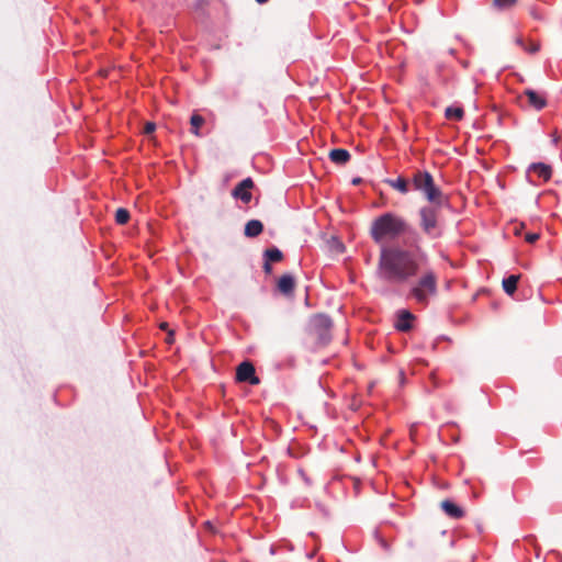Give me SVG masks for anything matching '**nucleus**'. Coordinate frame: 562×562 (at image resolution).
I'll return each instance as SVG.
<instances>
[{"mask_svg":"<svg viewBox=\"0 0 562 562\" xmlns=\"http://www.w3.org/2000/svg\"><path fill=\"white\" fill-rule=\"evenodd\" d=\"M300 474L304 477V481L308 482L307 477L304 476V472L301 470Z\"/></svg>","mask_w":562,"mask_h":562,"instance_id":"c85d7f7f","label":"nucleus"},{"mask_svg":"<svg viewBox=\"0 0 562 562\" xmlns=\"http://www.w3.org/2000/svg\"><path fill=\"white\" fill-rule=\"evenodd\" d=\"M418 280L412 284L408 296L416 303L427 306L429 300L438 293V277L430 268H423Z\"/></svg>","mask_w":562,"mask_h":562,"instance_id":"20e7f679","label":"nucleus"},{"mask_svg":"<svg viewBox=\"0 0 562 562\" xmlns=\"http://www.w3.org/2000/svg\"><path fill=\"white\" fill-rule=\"evenodd\" d=\"M256 1H257L258 3H260V4H263V3L268 2L269 0H256Z\"/></svg>","mask_w":562,"mask_h":562,"instance_id":"bb28decb","label":"nucleus"},{"mask_svg":"<svg viewBox=\"0 0 562 562\" xmlns=\"http://www.w3.org/2000/svg\"><path fill=\"white\" fill-rule=\"evenodd\" d=\"M350 153L344 148H335L330 150L329 158L337 165H345L350 160Z\"/></svg>","mask_w":562,"mask_h":562,"instance_id":"4468645a","label":"nucleus"},{"mask_svg":"<svg viewBox=\"0 0 562 562\" xmlns=\"http://www.w3.org/2000/svg\"><path fill=\"white\" fill-rule=\"evenodd\" d=\"M236 379L239 382H247L251 385L260 383L259 378L256 375L255 367L249 361H244L237 367Z\"/></svg>","mask_w":562,"mask_h":562,"instance_id":"0eeeda50","label":"nucleus"},{"mask_svg":"<svg viewBox=\"0 0 562 562\" xmlns=\"http://www.w3.org/2000/svg\"><path fill=\"white\" fill-rule=\"evenodd\" d=\"M390 187L393 189L400 191L403 194H406L408 192V182L405 178L398 177L396 179H387L385 181Z\"/></svg>","mask_w":562,"mask_h":562,"instance_id":"f3484780","label":"nucleus"},{"mask_svg":"<svg viewBox=\"0 0 562 562\" xmlns=\"http://www.w3.org/2000/svg\"><path fill=\"white\" fill-rule=\"evenodd\" d=\"M130 220V212L126 209L120 207L115 212V222L120 225H124Z\"/></svg>","mask_w":562,"mask_h":562,"instance_id":"aec40b11","label":"nucleus"},{"mask_svg":"<svg viewBox=\"0 0 562 562\" xmlns=\"http://www.w3.org/2000/svg\"><path fill=\"white\" fill-rule=\"evenodd\" d=\"M255 183L251 178H246L241 180L232 191V196L236 200H240L243 203L248 204L251 199V189L254 188Z\"/></svg>","mask_w":562,"mask_h":562,"instance_id":"6e6552de","label":"nucleus"},{"mask_svg":"<svg viewBox=\"0 0 562 562\" xmlns=\"http://www.w3.org/2000/svg\"><path fill=\"white\" fill-rule=\"evenodd\" d=\"M277 289L285 296L292 295L295 289V280L293 276L283 274L278 281Z\"/></svg>","mask_w":562,"mask_h":562,"instance_id":"9d476101","label":"nucleus"},{"mask_svg":"<svg viewBox=\"0 0 562 562\" xmlns=\"http://www.w3.org/2000/svg\"><path fill=\"white\" fill-rule=\"evenodd\" d=\"M411 248L382 247L379 256L378 277L390 284H403L417 277L428 265V256L419 243Z\"/></svg>","mask_w":562,"mask_h":562,"instance_id":"f257e3e1","label":"nucleus"},{"mask_svg":"<svg viewBox=\"0 0 562 562\" xmlns=\"http://www.w3.org/2000/svg\"><path fill=\"white\" fill-rule=\"evenodd\" d=\"M155 130H156V125H155V123H151V122H147L144 126V133L147 135L154 133Z\"/></svg>","mask_w":562,"mask_h":562,"instance_id":"5701e85b","label":"nucleus"},{"mask_svg":"<svg viewBox=\"0 0 562 562\" xmlns=\"http://www.w3.org/2000/svg\"><path fill=\"white\" fill-rule=\"evenodd\" d=\"M520 279V274H510L503 279V290L506 294L513 295L517 290V283Z\"/></svg>","mask_w":562,"mask_h":562,"instance_id":"dca6fc26","label":"nucleus"},{"mask_svg":"<svg viewBox=\"0 0 562 562\" xmlns=\"http://www.w3.org/2000/svg\"><path fill=\"white\" fill-rule=\"evenodd\" d=\"M190 123L192 126V133L199 135V128L203 125L204 119L201 115L193 114L190 119Z\"/></svg>","mask_w":562,"mask_h":562,"instance_id":"412c9836","label":"nucleus"},{"mask_svg":"<svg viewBox=\"0 0 562 562\" xmlns=\"http://www.w3.org/2000/svg\"><path fill=\"white\" fill-rule=\"evenodd\" d=\"M414 318V315L409 311H400L395 323L396 329L400 331H408L412 328V321Z\"/></svg>","mask_w":562,"mask_h":562,"instance_id":"9b49d317","label":"nucleus"},{"mask_svg":"<svg viewBox=\"0 0 562 562\" xmlns=\"http://www.w3.org/2000/svg\"><path fill=\"white\" fill-rule=\"evenodd\" d=\"M412 182L414 189L423 192L427 201H437L446 196L440 188L435 184L432 176L427 171L415 172Z\"/></svg>","mask_w":562,"mask_h":562,"instance_id":"39448f33","label":"nucleus"},{"mask_svg":"<svg viewBox=\"0 0 562 562\" xmlns=\"http://www.w3.org/2000/svg\"><path fill=\"white\" fill-rule=\"evenodd\" d=\"M262 268H263V271H265L266 274H271L272 273V265H271V262L265 260Z\"/></svg>","mask_w":562,"mask_h":562,"instance_id":"393cba45","label":"nucleus"},{"mask_svg":"<svg viewBox=\"0 0 562 562\" xmlns=\"http://www.w3.org/2000/svg\"><path fill=\"white\" fill-rule=\"evenodd\" d=\"M518 44H522V41L520 38L517 40Z\"/></svg>","mask_w":562,"mask_h":562,"instance_id":"7c9ffc66","label":"nucleus"},{"mask_svg":"<svg viewBox=\"0 0 562 562\" xmlns=\"http://www.w3.org/2000/svg\"><path fill=\"white\" fill-rule=\"evenodd\" d=\"M333 322L330 317L325 314L314 315L310 321V333L313 335L317 344L326 346L331 339Z\"/></svg>","mask_w":562,"mask_h":562,"instance_id":"423d86ee","label":"nucleus"},{"mask_svg":"<svg viewBox=\"0 0 562 562\" xmlns=\"http://www.w3.org/2000/svg\"><path fill=\"white\" fill-rule=\"evenodd\" d=\"M167 327H168V324H167V323H164V324H161V326H160V328H161V329H166Z\"/></svg>","mask_w":562,"mask_h":562,"instance_id":"cd10ccee","label":"nucleus"},{"mask_svg":"<svg viewBox=\"0 0 562 562\" xmlns=\"http://www.w3.org/2000/svg\"><path fill=\"white\" fill-rule=\"evenodd\" d=\"M440 506L441 509L453 519H460L464 516V510L452 501L445 499L441 502Z\"/></svg>","mask_w":562,"mask_h":562,"instance_id":"f8f14e48","label":"nucleus"},{"mask_svg":"<svg viewBox=\"0 0 562 562\" xmlns=\"http://www.w3.org/2000/svg\"><path fill=\"white\" fill-rule=\"evenodd\" d=\"M539 238V235L536 234V233H528L526 236H525V240L529 244H532L535 243L537 239Z\"/></svg>","mask_w":562,"mask_h":562,"instance_id":"b1692460","label":"nucleus"},{"mask_svg":"<svg viewBox=\"0 0 562 562\" xmlns=\"http://www.w3.org/2000/svg\"><path fill=\"white\" fill-rule=\"evenodd\" d=\"M263 231V225L259 220H250L245 225V235L254 238L260 235Z\"/></svg>","mask_w":562,"mask_h":562,"instance_id":"2eb2a0df","label":"nucleus"},{"mask_svg":"<svg viewBox=\"0 0 562 562\" xmlns=\"http://www.w3.org/2000/svg\"><path fill=\"white\" fill-rule=\"evenodd\" d=\"M517 0H494V5L498 9H508L512 8Z\"/></svg>","mask_w":562,"mask_h":562,"instance_id":"4be33fe9","label":"nucleus"},{"mask_svg":"<svg viewBox=\"0 0 562 562\" xmlns=\"http://www.w3.org/2000/svg\"><path fill=\"white\" fill-rule=\"evenodd\" d=\"M524 95L528 100L529 106L537 111H540L547 106V98L543 93H540L533 89H526Z\"/></svg>","mask_w":562,"mask_h":562,"instance_id":"1a4fd4ad","label":"nucleus"},{"mask_svg":"<svg viewBox=\"0 0 562 562\" xmlns=\"http://www.w3.org/2000/svg\"><path fill=\"white\" fill-rule=\"evenodd\" d=\"M528 172H533L538 176V178L543 181H548L552 176V169L549 165L543 162H533L529 166Z\"/></svg>","mask_w":562,"mask_h":562,"instance_id":"ddd939ff","label":"nucleus"},{"mask_svg":"<svg viewBox=\"0 0 562 562\" xmlns=\"http://www.w3.org/2000/svg\"><path fill=\"white\" fill-rule=\"evenodd\" d=\"M445 116L448 120L461 121L464 116V111L461 106H448L445 111Z\"/></svg>","mask_w":562,"mask_h":562,"instance_id":"6ab92c4d","label":"nucleus"},{"mask_svg":"<svg viewBox=\"0 0 562 562\" xmlns=\"http://www.w3.org/2000/svg\"><path fill=\"white\" fill-rule=\"evenodd\" d=\"M418 210V224L422 232L430 239H438L443 234V225L441 222V209L448 203L447 196L437 201H428Z\"/></svg>","mask_w":562,"mask_h":562,"instance_id":"7ed1b4c3","label":"nucleus"},{"mask_svg":"<svg viewBox=\"0 0 562 562\" xmlns=\"http://www.w3.org/2000/svg\"><path fill=\"white\" fill-rule=\"evenodd\" d=\"M539 50V45L538 44H532L529 48V52L530 53H536Z\"/></svg>","mask_w":562,"mask_h":562,"instance_id":"a878e982","label":"nucleus"},{"mask_svg":"<svg viewBox=\"0 0 562 562\" xmlns=\"http://www.w3.org/2000/svg\"><path fill=\"white\" fill-rule=\"evenodd\" d=\"M409 236L405 241L408 246H416L420 243V236L415 228L401 215L393 212H385L376 216L370 226V236L378 245L398 239L402 236Z\"/></svg>","mask_w":562,"mask_h":562,"instance_id":"f03ea898","label":"nucleus"},{"mask_svg":"<svg viewBox=\"0 0 562 562\" xmlns=\"http://www.w3.org/2000/svg\"><path fill=\"white\" fill-rule=\"evenodd\" d=\"M360 181H361V179L357 178V179H353V181H352V182H353L355 184H357V183H359Z\"/></svg>","mask_w":562,"mask_h":562,"instance_id":"c756f323","label":"nucleus"},{"mask_svg":"<svg viewBox=\"0 0 562 562\" xmlns=\"http://www.w3.org/2000/svg\"><path fill=\"white\" fill-rule=\"evenodd\" d=\"M283 259L282 251L277 247H270L263 251V260L269 262H279Z\"/></svg>","mask_w":562,"mask_h":562,"instance_id":"a211bd4d","label":"nucleus"}]
</instances>
